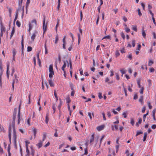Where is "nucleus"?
Wrapping results in <instances>:
<instances>
[{
  "label": "nucleus",
  "instance_id": "obj_33",
  "mask_svg": "<svg viewBox=\"0 0 156 156\" xmlns=\"http://www.w3.org/2000/svg\"><path fill=\"white\" fill-rule=\"evenodd\" d=\"M25 143L26 147H28V145L30 144V142L27 140H26L25 142Z\"/></svg>",
  "mask_w": 156,
  "mask_h": 156
},
{
  "label": "nucleus",
  "instance_id": "obj_48",
  "mask_svg": "<svg viewBox=\"0 0 156 156\" xmlns=\"http://www.w3.org/2000/svg\"><path fill=\"white\" fill-rule=\"evenodd\" d=\"M0 131L4 132V130L3 127L0 124Z\"/></svg>",
  "mask_w": 156,
  "mask_h": 156
},
{
  "label": "nucleus",
  "instance_id": "obj_20",
  "mask_svg": "<svg viewBox=\"0 0 156 156\" xmlns=\"http://www.w3.org/2000/svg\"><path fill=\"white\" fill-rule=\"evenodd\" d=\"M132 29L135 31L136 32H137V27L136 26L132 25Z\"/></svg>",
  "mask_w": 156,
  "mask_h": 156
},
{
  "label": "nucleus",
  "instance_id": "obj_63",
  "mask_svg": "<svg viewBox=\"0 0 156 156\" xmlns=\"http://www.w3.org/2000/svg\"><path fill=\"white\" fill-rule=\"evenodd\" d=\"M122 19L125 22H126L127 20L126 17L125 16H123Z\"/></svg>",
  "mask_w": 156,
  "mask_h": 156
},
{
  "label": "nucleus",
  "instance_id": "obj_36",
  "mask_svg": "<svg viewBox=\"0 0 156 156\" xmlns=\"http://www.w3.org/2000/svg\"><path fill=\"white\" fill-rule=\"evenodd\" d=\"M16 24L19 27H20V25H21L20 23L18 20H17L16 21Z\"/></svg>",
  "mask_w": 156,
  "mask_h": 156
},
{
  "label": "nucleus",
  "instance_id": "obj_42",
  "mask_svg": "<svg viewBox=\"0 0 156 156\" xmlns=\"http://www.w3.org/2000/svg\"><path fill=\"white\" fill-rule=\"evenodd\" d=\"M54 74V73H50L49 76V77L51 78H52L53 77V75Z\"/></svg>",
  "mask_w": 156,
  "mask_h": 156
},
{
  "label": "nucleus",
  "instance_id": "obj_15",
  "mask_svg": "<svg viewBox=\"0 0 156 156\" xmlns=\"http://www.w3.org/2000/svg\"><path fill=\"white\" fill-rule=\"evenodd\" d=\"M94 133H93V134H92V135L90 139V144H91V143H92L94 141Z\"/></svg>",
  "mask_w": 156,
  "mask_h": 156
},
{
  "label": "nucleus",
  "instance_id": "obj_54",
  "mask_svg": "<svg viewBox=\"0 0 156 156\" xmlns=\"http://www.w3.org/2000/svg\"><path fill=\"white\" fill-rule=\"evenodd\" d=\"M69 35L71 37L72 39V41H73L74 39V37L73 34L72 33H70L69 34Z\"/></svg>",
  "mask_w": 156,
  "mask_h": 156
},
{
  "label": "nucleus",
  "instance_id": "obj_26",
  "mask_svg": "<svg viewBox=\"0 0 156 156\" xmlns=\"http://www.w3.org/2000/svg\"><path fill=\"white\" fill-rule=\"evenodd\" d=\"M49 83L51 87H53L54 86V83L51 80H50L49 81Z\"/></svg>",
  "mask_w": 156,
  "mask_h": 156
},
{
  "label": "nucleus",
  "instance_id": "obj_51",
  "mask_svg": "<svg viewBox=\"0 0 156 156\" xmlns=\"http://www.w3.org/2000/svg\"><path fill=\"white\" fill-rule=\"evenodd\" d=\"M54 96L55 97V98H56V101H57L58 100V96H57V94L56 93L55 91H54Z\"/></svg>",
  "mask_w": 156,
  "mask_h": 156
},
{
  "label": "nucleus",
  "instance_id": "obj_57",
  "mask_svg": "<svg viewBox=\"0 0 156 156\" xmlns=\"http://www.w3.org/2000/svg\"><path fill=\"white\" fill-rule=\"evenodd\" d=\"M32 50V48L30 46H28L27 47V51H30Z\"/></svg>",
  "mask_w": 156,
  "mask_h": 156
},
{
  "label": "nucleus",
  "instance_id": "obj_58",
  "mask_svg": "<svg viewBox=\"0 0 156 156\" xmlns=\"http://www.w3.org/2000/svg\"><path fill=\"white\" fill-rule=\"evenodd\" d=\"M84 154L86 155L87 154V148L86 147L84 149Z\"/></svg>",
  "mask_w": 156,
  "mask_h": 156
},
{
  "label": "nucleus",
  "instance_id": "obj_12",
  "mask_svg": "<svg viewBox=\"0 0 156 156\" xmlns=\"http://www.w3.org/2000/svg\"><path fill=\"white\" fill-rule=\"evenodd\" d=\"M49 116V112H48L47 114L45 117V122L47 124L48 122V121L49 120V118L48 117Z\"/></svg>",
  "mask_w": 156,
  "mask_h": 156
},
{
  "label": "nucleus",
  "instance_id": "obj_59",
  "mask_svg": "<svg viewBox=\"0 0 156 156\" xmlns=\"http://www.w3.org/2000/svg\"><path fill=\"white\" fill-rule=\"evenodd\" d=\"M102 115L103 116V120H106V118L105 116V114L104 112L102 113Z\"/></svg>",
  "mask_w": 156,
  "mask_h": 156
},
{
  "label": "nucleus",
  "instance_id": "obj_10",
  "mask_svg": "<svg viewBox=\"0 0 156 156\" xmlns=\"http://www.w3.org/2000/svg\"><path fill=\"white\" fill-rule=\"evenodd\" d=\"M37 33V32L36 31H35L33 34L32 36L31 37V39L33 41H34L35 38L36 37V34Z\"/></svg>",
  "mask_w": 156,
  "mask_h": 156
},
{
  "label": "nucleus",
  "instance_id": "obj_47",
  "mask_svg": "<svg viewBox=\"0 0 156 156\" xmlns=\"http://www.w3.org/2000/svg\"><path fill=\"white\" fill-rule=\"evenodd\" d=\"M98 97H99V98L100 99H101L102 98V93L99 92L98 93Z\"/></svg>",
  "mask_w": 156,
  "mask_h": 156
},
{
  "label": "nucleus",
  "instance_id": "obj_17",
  "mask_svg": "<svg viewBox=\"0 0 156 156\" xmlns=\"http://www.w3.org/2000/svg\"><path fill=\"white\" fill-rule=\"evenodd\" d=\"M142 35L144 38H145L146 34L144 30V27L142 28Z\"/></svg>",
  "mask_w": 156,
  "mask_h": 156
},
{
  "label": "nucleus",
  "instance_id": "obj_2",
  "mask_svg": "<svg viewBox=\"0 0 156 156\" xmlns=\"http://www.w3.org/2000/svg\"><path fill=\"white\" fill-rule=\"evenodd\" d=\"M37 26V21L35 19L31 21L30 23H29V29L28 31L30 32V30L34 27H36Z\"/></svg>",
  "mask_w": 156,
  "mask_h": 156
},
{
  "label": "nucleus",
  "instance_id": "obj_61",
  "mask_svg": "<svg viewBox=\"0 0 156 156\" xmlns=\"http://www.w3.org/2000/svg\"><path fill=\"white\" fill-rule=\"evenodd\" d=\"M143 96H141L140 98V99H139V102H142L143 101Z\"/></svg>",
  "mask_w": 156,
  "mask_h": 156
},
{
  "label": "nucleus",
  "instance_id": "obj_29",
  "mask_svg": "<svg viewBox=\"0 0 156 156\" xmlns=\"http://www.w3.org/2000/svg\"><path fill=\"white\" fill-rule=\"evenodd\" d=\"M147 135V133L146 132L144 133V136L143 141H145L146 140Z\"/></svg>",
  "mask_w": 156,
  "mask_h": 156
},
{
  "label": "nucleus",
  "instance_id": "obj_31",
  "mask_svg": "<svg viewBox=\"0 0 156 156\" xmlns=\"http://www.w3.org/2000/svg\"><path fill=\"white\" fill-rule=\"evenodd\" d=\"M137 83L138 86L139 88L140 87V79H138L137 80Z\"/></svg>",
  "mask_w": 156,
  "mask_h": 156
},
{
  "label": "nucleus",
  "instance_id": "obj_4",
  "mask_svg": "<svg viewBox=\"0 0 156 156\" xmlns=\"http://www.w3.org/2000/svg\"><path fill=\"white\" fill-rule=\"evenodd\" d=\"M43 30L44 33L47 30V24H45V17H44L43 21Z\"/></svg>",
  "mask_w": 156,
  "mask_h": 156
},
{
  "label": "nucleus",
  "instance_id": "obj_19",
  "mask_svg": "<svg viewBox=\"0 0 156 156\" xmlns=\"http://www.w3.org/2000/svg\"><path fill=\"white\" fill-rule=\"evenodd\" d=\"M32 130L33 131L34 136V138H35L36 136V134L37 133V130L35 128H32Z\"/></svg>",
  "mask_w": 156,
  "mask_h": 156
},
{
  "label": "nucleus",
  "instance_id": "obj_3",
  "mask_svg": "<svg viewBox=\"0 0 156 156\" xmlns=\"http://www.w3.org/2000/svg\"><path fill=\"white\" fill-rule=\"evenodd\" d=\"M1 25V31H0V43L1 42V36H2L3 33L5 31V27L3 25L2 22L0 23Z\"/></svg>",
  "mask_w": 156,
  "mask_h": 156
},
{
  "label": "nucleus",
  "instance_id": "obj_43",
  "mask_svg": "<svg viewBox=\"0 0 156 156\" xmlns=\"http://www.w3.org/2000/svg\"><path fill=\"white\" fill-rule=\"evenodd\" d=\"M143 133V132L141 131H138L137 132L136 134V136H137L138 135L140 134Z\"/></svg>",
  "mask_w": 156,
  "mask_h": 156
},
{
  "label": "nucleus",
  "instance_id": "obj_62",
  "mask_svg": "<svg viewBox=\"0 0 156 156\" xmlns=\"http://www.w3.org/2000/svg\"><path fill=\"white\" fill-rule=\"evenodd\" d=\"M138 15L140 16L142 15V13H141L140 9H138L137 10Z\"/></svg>",
  "mask_w": 156,
  "mask_h": 156
},
{
  "label": "nucleus",
  "instance_id": "obj_39",
  "mask_svg": "<svg viewBox=\"0 0 156 156\" xmlns=\"http://www.w3.org/2000/svg\"><path fill=\"white\" fill-rule=\"evenodd\" d=\"M125 30L127 33L129 32L130 31V29L127 27H125Z\"/></svg>",
  "mask_w": 156,
  "mask_h": 156
},
{
  "label": "nucleus",
  "instance_id": "obj_16",
  "mask_svg": "<svg viewBox=\"0 0 156 156\" xmlns=\"http://www.w3.org/2000/svg\"><path fill=\"white\" fill-rule=\"evenodd\" d=\"M22 1L19 0L18 3L19 5V8L17 10H18L19 11L21 9V5Z\"/></svg>",
  "mask_w": 156,
  "mask_h": 156
},
{
  "label": "nucleus",
  "instance_id": "obj_14",
  "mask_svg": "<svg viewBox=\"0 0 156 156\" xmlns=\"http://www.w3.org/2000/svg\"><path fill=\"white\" fill-rule=\"evenodd\" d=\"M111 127L112 130H114L115 129L116 130L118 129V127L116 125H112Z\"/></svg>",
  "mask_w": 156,
  "mask_h": 156
},
{
  "label": "nucleus",
  "instance_id": "obj_6",
  "mask_svg": "<svg viewBox=\"0 0 156 156\" xmlns=\"http://www.w3.org/2000/svg\"><path fill=\"white\" fill-rule=\"evenodd\" d=\"M67 63L68 64V62L67 60H66V61L64 62V64L62 67V69L63 71H65V69L66 67ZM68 66H69V64H68Z\"/></svg>",
  "mask_w": 156,
  "mask_h": 156
},
{
  "label": "nucleus",
  "instance_id": "obj_50",
  "mask_svg": "<svg viewBox=\"0 0 156 156\" xmlns=\"http://www.w3.org/2000/svg\"><path fill=\"white\" fill-rule=\"evenodd\" d=\"M30 118H29L27 119V124L28 125V126H30Z\"/></svg>",
  "mask_w": 156,
  "mask_h": 156
},
{
  "label": "nucleus",
  "instance_id": "obj_8",
  "mask_svg": "<svg viewBox=\"0 0 156 156\" xmlns=\"http://www.w3.org/2000/svg\"><path fill=\"white\" fill-rule=\"evenodd\" d=\"M19 11L18 10H16V14L15 16V17L14 20V21H13L14 24L15 23L16 21V20L18 18V16Z\"/></svg>",
  "mask_w": 156,
  "mask_h": 156
},
{
  "label": "nucleus",
  "instance_id": "obj_38",
  "mask_svg": "<svg viewBox=\"0 0 156 156\" xmlns=\"http://www.w3.org/2000/svg\"><path fill=\"white\" fill-rule=\"evenodd\" d=\"M144 87H142L140 88L139 92L141 94H143V93L144 90Z\"/></svg>",
  "mask_w": 156,
  "mask_h": 156
},
{
  "label": "nucleus",
  "instance_id": "obj_32",
  "mask_svg": "<svg viewBox=\"0 0 156 156\" xmlns=\"http://www.w3.org/2000/svg\"><path fill=\"white\" fill-rule=\"evenodd\" d=\"M153 62L151 60H149L148 62V66H151L153 63Z\"/></svg>",
  "mask_w": 156,
  "mask_h": 156
},
{
  "label": "nucleus",
  "instance_id": "obj_46",
  "mask_svg": "<svg viewBox=\"0 0 156 156\" xmlns=\"http://www.w3.org/2000/svg\"><path fill=\"white\" fill-rule=\"evenodd\" d=\"M120 71L121 73L122 74V76L123 74H125L126 73V71L124 69H121L120 70Z\"/></svg>",
  "mask_w": 156,
  "mask_h": 156
},
{
  "label": "nucleus",
  "instance_id": "obj_60",
  "mask_svg": "<svg viewBox=\"0 0 156 156\" xmlns=\"http://www.w3.org/2000/svg\"><path fill=\"white\" fill-rule=\"evenodd\" d=\"M123 89H124V92L125 93V96H127V90L125 88H124Z\"/></svg>",
  "mask_w": 156,
  "mask_h": 156
},
{
  "label": "nucleus",
  "instance_id": "obj_53",
  "mask_svg": "<svg viewBox=\"0 0 156 156\" xmlns=\"http://www.w3.org/2000/svg\"><path fill=\"white\" fill-rule=\"evenodd\" d=\"M115 74L116 75V78L117 80H119V74L117 73H115Z\"/></svg>",
  "mask_w": 156,
  "mask_h": 156
},
{
  "label": "nucleus",
  "instance_id": "obj_21",
  "mask_svg": "<svg viewBox=\"0 0 156 156\" xmlns=\"http://www.w3.org/2000/svg\"><path fill=\"white\" fill-rule=\"evenodd\" d=\"M15 31V29L14 27H13L12 28V30L10 35V37L11 38V37L13 36V34H14Z\"/></svg>",
  "mask_w": 156,
  "mask_h": 156
},
{
  "label": "nucleus",
  "instance_id": "obj_22",
  "mask_svg": "<svg viewBox=\"0 0 156 156\" xmlns=\"http://www.w3.org/2000/svg\"><path fill=\"white\" fill-rule=\"evenodd\" d=\"M149 113V111H148L147 112V113H146V114H145L144 115L143 117V121L144 122H145V120L146 117L148 114Z\"/></svg>",
  "mask_w": 156,
  "mask_h": 156
},
{
  "label": "nucleus",
  "instance_id": "obj_23",
  "mask_svg": "<svg viewBox=\"0 0 156 156\" xmlns=\"http://www.w3.org/2000/svg\"><path fill=\"white\" fill-rule=\"evenodd\" d=\"M9 63L8 62V63L7 65V76L8 77H9Z\"/></svg>",
  "mask_w": 156,
  "mask_h": 156
},
{
  "label": "nucleus",
  "instance_id": "obj_18",
  "mask_svg": "<svg viewBox=\"0 0 156 156\" xmlns=\"http://www.w3.org/2000/svg\"><path fill=\"white\" fill-rule=\"evenodd\" d=\"M142 121V119L141 118L138 119V122H136V126H138L140 124Z\"/></svg>",
  "mask_w": 156,
  "mask_h": 156
},
{
  "label": "nucleus",
  "instance_id": "obj_56",
  "mask_svg": "<svg viewBox=\"0 0 156 156\" xmlns=\"http://www.w3.org/2000/svg\"><path fill=\"white\" fill-rule=\"evenodd\" d=\"M116 118L117 119V121L116 122H114L113 123L115 124H118L119 123V120H118V117H116Z\"/></svg>",
  "mask_w": 156,
  "mask_h": 156
},
{
  "label": "nucleus",
  "instance_id": "obj_40",
  "mask_svg": "<svg viewBox=\"0 0 156 156\" xmlns=\"http://www.w3.org/2000/svg\"><path fill=\"white\" fill-rule=\"evenodd\" d=\"M106 38L108 39H111V37L110 35H108L107 36H105L103 37L102 39H106Z\"/></svg>",
  "mask_w": 156,
  "mask_h": 156
},
{
  "label": "nucleus",
  "instance_id": "obj_45",
  "mask_svg": "<svg viewBox=\"0 0 156 156\" xmlns=\"http://www.w3.org/2000/svg\"><path fill=\"white\" fill-rule=\"evenodd\" d=\"M132 44L133 47H134L135 45V41L133 40L132 41Z\"/></svg>",
  "mask_w": 156,
  "mask_h": 156
},
{
  "label": "nucleus",
  "instance_id": "obj_25",
  "mask_svg": "<svg viewBox=\"0 0 156 156\" xmlns=\"http://www.w3.org/2000/svg\"><path fill=\"white\" fill-rule=\"evenodd\" d=\"M62 101H61V99H60V103H59V105H58V108L59 110H60V109L61 107V105H62Z\"/></svg>",
  "mask_w": 156,
  "mask_h": 156
},
{
  "label": "nucleus",
  "instance_id": "obj_13",
  "mask_svg": "<svg viewBox=\"0 0 156 156\" xmlns=\"http://www.w3.org/2000/svg\"><path fill=\"white\" fill-rule=\"evenodd\" d=\"M17 83L18 82V79H16L15 80H13V82L12 83V89L13 90L14 88V84L15 83Z\"/></svg>",
  "mask_w": 156,
  "mask_h": 156
},
{
  "label": "nucleus",
  "instance_id": "obj_35",
  "mask_svg": "<svg viewBox=\"0 0 156 156\" xmlns=\"http://www.w3.org/2000/svg\"><path fill=\"white\" fill-rule=\"evenodd\" d=\"M30 3V0H27V2H26V9H27L28 7L29 6V4Z\"/></svg>",
  "mask_w": 156,
  "mask_h": 156
},
{
  "label": "nucleus",
  "instance_id": "obj_37",
  "mask_svg": "<svg viewBox=\"0 0 156 156\" xmlns=\"http://www.w3.org/2000/svg\"><path fill=\"white\" fill-rule=\"evenodd\" d=\"M34 150L31 147V154L32 155V156H34Z\"/></svg>",
  "mask_w": 156,
  "mask_h": 156
},
{
  "label": "nucleus",
  "instance_id": "obj_55",
  "mask_svg": "<svg viewBox=\"0 0 156 156\" xmlns=\"http://www.w3.org/2000/svg\"><path fill=\"white\" fill-rule=\"evenodd\" d=\"M46 137V134L45 133H44L43 135V139H42L43 141H44L45 140Z\"/></svg>",
  "mask_w": 156,
  "mask_h": 156
},
{
  "label": "nucleus",
  "instance_id": "obj_9",
  "mask_svg": "<svg viewBox=\"0 0 156 156\" xmlns=\"http://www.w3.org/2000/svg\"><path fill=\"white\" fill-rule=\"evenodd\" d=\"M43 143V141L40 140L39 141V143L36 144V146H37L38 147V148H39L42 146Z\"/></svg>",
  "mask_w": 156,
  "mask_h": 156
},
{
  "label": "nucleus",
  "instance_id": "obj_52",
  "mask_svg": "<svg viewBox=\"0 0 156 156\" xmlns=\"http://www.w3.org/2000/svg\"><path fill=\"white\" fill-rule=\"evenodd\" d=\"M107 115L109 118H110L112 116L111 113L109 112H107Z\"/></svg>",
  "mask_w": 156,
  "mask_h": 156
},
{
  "label": "nucleus",
  "instance_id": "obj_24",
  "mask_svg": "<svg viewBox=\"0 0 156 156\" xmlns=\"http://www.w3.org/2000/svg\"><path fill=\"white\" fill-rule=\"evenodd\" d=\"M46 41L45 43L44 44V47L45 49V54L46 55L48 54V49H47V47L46 46Z\"/></svg>",
  "mask_w": 156,
  "mask_h": 156
},
{
  "label": "nucleus",
  "instance_id": "obj_34",
  "mask_svg": "<svg viewBox=\"0 0 156 156\" xmlns=\"http://www.w3.org/2000/svg\"><path fill=\"white\" fill-rule=\"evenodd\" d=\"M120 53L118 50L116 51V52H115V55L116 57H118L119 56V55H120Z\"/></svg>",
  "mask_w": 156,
  "mask_h": 156
},
{
  "label": "nucleus",
  "instance_id": "obj_30",
  "mask_svg": "<svg viewBox=\"0 0 156 156\" xmlns=\"http://www.w3.org/2000/svg\"><path fill=\"white\" fill-rule=\"evenodd\" d=\"M52 109L54 111L53 113H55V109H56V105L54 104H53L52 105Z\"/></svg>",
  "mask_w": 156,
  "mask_h": 156
},
{
  "label": "nucleus",
  "instance_id": "obj_64",
  "mask_svg": "<svg viewBox=\"0 0 156 156\" xmlns=\"http://www.w3.org/2000/svg\"><path fill=\"white\" fill-rule=\"evenodd\" d=\"M122 115L124 117V118H126L127 116V115L126 114V113L125 112H124L122 113Z\"/></svg>",
  "mask_w": 156,
  "mask_h": 156
},
{
  "label": "nucleus",
  "instance_id": "obj_49",
  "mask_svg": "<svg viewBox=\"0 0 156 156\" xmlns=\"http://www.w3.org/2000/svg\"><path fill=\"white\" fill-rule=\"evenodd\" d=\"M121 35L122 38L124 40L125 38V35L123 32L121 33Z\"/></svg>",
  "mask_w": 156,
  "mask_h": 156
},
{
  "label": "nucleus",
  "instance_id": "obj_27",
  "mask_svg": "<svg viewBox=\"0 0 156 156\" xmlns=\"http://www.w3.org/2000/svg\"><path fill=\"white\" fill-rule=\"evenodd\" d=\"M58 40V34H57L56 35L55 37V44H56L57 43Z\"/></svg>",
  "mask_w": 156,
  "mask_h": 156
},
{
  "label": "nucleus",
  "instance_id": "obj_5",
  "mask_svg": "<svg viewBox=\"0 0 156 156\" xmlns=\"http://www.w3.org/2000/svg\"><path fill=\"white\" fill-rule=\"evenodd\" d=\"M20 105L19 107V111L17 115V124L19 125L20 123Z\"/></svg>",
  "mask_w": 156,
  "mask_h": 156
},
{
  "label": "nucleus",
  "instance_id": "obj_41",
  "mask_svg": "<svg viewBox=\"0 0 156 156\" xmlns=\"http://www.w3.org/2000/svg\"><path fill=\"white\" fill-rule=\"evenodd\" d=\"M120 51L122 53H125V50L124 48H121L120 49Z\"/></svg>",
  "mask_w": 156,
  "mask_h": 156
},
{
  "label": "nucleus",
  "instance_id": "obj_7",
  "mask_svg": "<svg viewBox=\"0 0 156 156\" xmlns=\"http://www.w3.org/2000/svg\"><path fill=\"white\" fill-rule=\"evenodd\" d=\"M104 125H101L97 127L96 129L98 131H100L103 130L104 128Z\"/></svg>",
  "mask_w": 156,
  "mask_h": 156
},
{
  "label": "nucleus",
  "instance_id": "obj_11",
  "mask_svg": "<svg viewBox=\"0 0 156 156\" xmlns=\"http://www.w3.org/2000/svg\"><path fill=\"white\" fill-rule=\"evenodd\" d=\"M49 73H54L53 68L52 65L51 64L49 66Z\"/></svg>",
  "mask_w": 156,
  "mask_h": 156
},
{
  "label": "nucleus",
  "instance_id": "obj_1",
  "mask_svg": "<svg viewBox=\"0 0 156 156\" xmlns=\"http://www.w3.org/2000/svg\"><path fill=\"white\" fill-rule=\"evenodd\" d=\"M16 114V113H13L12 116V122L11 124L10 125L9 128V140L10 143L11 144V133L12 130L13 131V143L14 146L16 148V133L15 129V119Z\"/></svg>",
  "mask_w": 156,
  "mask_h": 156
},
{
  "label": "nucleus",
  "instance_id": "obj_44",
  "mask_svg": "<svg viewBox=\"0 0 156 156\" xmlns=\"http://www.w3.org/2000/svg\"><path fill=\"white\" fill-rule=\"evenodd\" d=\"M130 123L132 126H133L134 124V119L133 118L131 119Z\"/></svg>",
  "mask_w": 156,
  "mask_h": 156
},
{
  "label": "nucleus",
  "instance_id": "obj_28",
  "mask_svg": "<svg viewBox=\"0 0 156 156\" xmlns=\"http://www.w3.org/2000/svg\"><path fill=\"white\" fill-rule=\"evenodd\" d=\"M2 74V71L1 68H0V82H1V76Z\"/></svg>",
  "mask_w": 156,
  "mask_h": 156
}]
</instances>
